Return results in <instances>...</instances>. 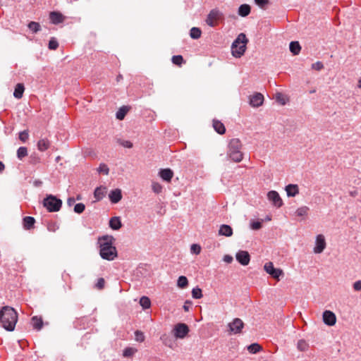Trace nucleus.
Returning a JSON list of instances; mask_svg holds the SVG:
<instances>
[{"mask_svg": "<svg viewBox=\"0 0 361 361\" xmlns=\"http://www.w3.org/2000/svg\"><path fill=\"white\" fill-rule=\"evenodd\" d=\"M49 19L52 24L58 25L63 22L65 17L58 11H51L49 13Z\"/></svg>", "mask_w": 361, "mask_h": 361, "instance_id": "4468645a", "label": "nucleus"}, {"mask_svg": "<svg viewBox=\"0 0 361 361\" xmlns=\"http://www.w3.org/2000/svg\"><path fill=\"white\" fill-rule=\"evenodd\" d=\"M31 324L32 327L39 331L41 330L43 326V320L41 317L34 316L31 318Z\"/></svg>", "mask_w": 361, "mask_h": 361, "instance_id": "393cba45", "label": "nucleus"}, {"mask_svg": "<svg viewBox=\"0 0 361 361\" xmlns=\"http://www.w3.org/2000/svg\"><path fill=\"white\" fill-rule=\"evenodd\" d=\"M192 305V301L186 300L184 302V305L183 306V308L184 311L185 312H188L190 310V308L191 307Z\"/></svg>", "mask_w": 361, "mask_h": 361, "instance_id": "4d7b16f0", "label": "nucleus"}, {"mask_svg": "<svg viewBox=\"0 0 361 361\" xmlns=\"http://www.w3.org/2000/svg\"><path fill=\"white\" fill-rule=\"evenodd\" d=\"M219 235L226 237H231L233 235V228L227 224H222L219 230Z\"/></svg>", "mask_w": 361, "mask_h": 361, "instance_id": "412c9836", "label": "nucleus"}, {"mask_svg": "<svg viewBox=\"0 0 361 361\" xmlns=\"http://www.w3.org/2000/svg\"><path fill=\"white\" fill-rule=\"evenodd\" d=\"M289 49L293 55H298L301 50V46L298 41H292L289 44Z\"/></svg>", "mask_w": 361, "mask_h": 361, "instance_id": "cd10ccee", "label": "nucleus"}, {"mask_svg": "<svg viewBox=\"0 0 361 361\" xmlns=\"http://www.w3.org/2000/svg\"><path fill=\"white\" fill-rule=\"evenodd\" d=\"M267 198L275 207L278 208L283 205L282 199L281 198L279 192L275 190H271L268 192Z\"/></svg>", "mask_w": 361, "mask_h": 361, "instance_id": "1a4fd4ad", "label": "nucleus"}, {"mask_svg": "<svg viewBox=\"0 0 361 361\" xmlns=\"http://www.w3.org/2000/svg\"><path fill=\"white\" fill-rule=\"evenodd\" d=\"M251 12V6L249 4H241L238 9V14L243 17H247Z\"/></svg>", "mask_w": 361, "mask_h": 361, "instance_id": "4be33fe9", "label": "nucleus"}, {"mask_svg": "<svg viewBox=\"0 0 361 361\" xmlns=\"http://www.w3.org/2000/svg\"><path fill=\"white\" fill-rule=\"evenodd\" d=\"M191 252L194 254H199L201 251V247L197 244H192L190 247Z\"/></svg>", "mask_w": 361, "mask_h": 361, "instance_id": "5fc2aeb1", "label": "nucleus"}, {"mask_svg": "<svg viewBox=\"0 0 361 361\" xmlns=\"http://www.w3.org/2000/svg\"><path fill=\"white\" fill-rule=\"evenodd\" d=\"M264 102V96L259 92H256L250 97V104L253 107H259L262 105Z\"/></svg>", "mask_w": 361, "mask_h": 361, "instance_id": "f8f14e48", "label": "nucleus"}, {"mask_svg": "<svg viewBox=\"0 0 361 361\" xmlns=\"http://www.w3.org/2000/svg\"><path fill=\"white\" fill-rule=\"evenodd\" d=\"M5 166L2 161H0V173L4 170Z\"/></svg>", "mask_w": 361, "mask_h": 361, "instance_id": "e2e57ef3", "label": "nucleus"}, {"mask_svg": "<svg viewBox=\"0 0 361 361\" xmlns=\"http://www.w3.org/2000/svg\"><path fill=\"white\" fill-rule=\"evenodd\" d=\"M285 190L288 197H295L299 193V188L296 184H288L286 186Z\"/></svg>", "mask_w": 361, "mask_h": 361, "instance_id": "aec40b11", "label": "nucleus"}, {"mask_svg": "<svg viewBox=\"0 0 361 361\" xmlns=\"http://www.w3.org/2000/svg\"><path fill=\"white\" fill-rule=\"evenodd\" d=\"M219 11L216 9H212L208 14L207 18L206 19L207 24L210 27H214L215 23L214 20L219 18Z\"/></svg>", "mask_w": 361, "mask_h": 361, "instance_id": "2eb2a0df", "label": "nucleus"}, {"mask_svg": "<svg viewBox=\"0 0 361 361\" xmlns=\"http://www.w3.org/2000/svg\"><path fill=\"white\" fill-rule=\"evenodd\" d=\"M27 27L33 33H37L41 29L39 23L35 21L30 22Z\"/></svg>", "mask_w": 361, "mask_h": 361, "instance_id": "f704fd0d", "label": "nucleus"}, {"mask_svg": "<svg viewBox=\"0 0 361 361\" xmlns=\"http://www.w3.org/2000/svg\"><path fill=\"white\" fill-rule=\"evenodd\" d=\"M262 227V220L261 221H252L250 222V228L252 230L257 231Z\"/></svg>", "mask_w": 361, "mask_h": 361, "instance_id": "c03bdc74", "label": "nucleus"}, {"mask_svg": "<svg viewBox=\"0 0 361 361\" xmlns=\"http://www.w3.org/2000/svg\"><path fill=\"white\" fill-rule=\"evenodd\" d=\"M297 347L299 350L305 351L308 349L309 345L304 339H300L298 341Z\"/></svg>", "mask_w": 361, "mask_h": 361, "instance_id": "58836bf2", "label": "nucleus"}, {"mask_svg": "<svg viewBox=\"0 0 361 361\" xmlns=\"http://www.w3.org/2000/svg\"><path fill=\"white\" fill-rule=\"evenodd\" d=\"M315 92H316V90H310V93H311V94H312V93H314Z\"/></svg>", "mask_w": 361, "mask_h": 361, "instance_id": "69168bd1", "label": "nucleus"}, {"mask_svg": "<svg viewBox=\"0 0 361 361\" xmlns=\"http://www.w3.org/2000/svg\"><path fill=\"white\" fill-rule=\"evenodd\" d=\"M213 128L219 135H224L226 133V128L224 123L219 120H213Z\"/></svg>", "mask_w": 361, "mask_h": 361, "instance_id": "b1692460", "label": "nucleus"}, {"mask_svg": "<svg viewBox=\"0 0 361 361\" xmlns=\"http://www.w3.org/2000/svg\"><path fill=\"white\" fill-rule=\"evenodd\" d=\"M323 322L329 326H334L336 322V314L330 310H325L323 312Z\"/></svg>", "mask_w": 361, "mask_h": 361, "instance_id": "9b49d317", "label": "nucleus"}, {"mask_svg": "<svg viewBox=\"0 0 361 361\" xmlns=\"http://www.w3.org/2000/svg\"><path fill=\"white\" fill-rule=\"evenodd\" d=\"M117 78L118 80L122 78V75H119Z\"/></svg>", "mask_w": 361, "mask_h": 361, "instance_id": "774afa93", "label": "nucleus"}, {"mask_svg": "<svg viewBox=\"0 0 361 361\" xmlns=\"http://www.w3.org/2000/svg\"><path fill=\"white\" fill-rule=\"evenodd\" d=\"M255 4L260 8L267 9V5L269 4V0H254Z\"/></svg>", "mask_w": 361, "mask_h": 361, "instance_id": "37998d69", "label": "nucleus"}, {"mask_svg": "<svg viewBox=\"0 0 361 361\" xmlns=\"http://www.w3.org/2000/svg\"><path fill=\"white\" fill-rule=\"evenodd\" d=\"M172 63L176 66H181L185 63L183 57L181 55H175L172 56Z\"/></svg>", "mask_w": 361, "mask_h": 361, "instance_id": "c9c22d12", "label": "nucleus"}, {"mask_svg": "<svg viewBox=\"0 0 361 361\" xmlns=\"http://www.w3.org/2000/svg\"><path fill=\"white\" fill-rule=\"evenodd\" d=\"M35 223V219L32 216H25L23 219V227L27 230L32 228L34 227Z\"/></svg>", "mask_w": 361, "mask_h": 361, "instance_id": "a878e982", "label": "nucleus"}, {"mask_svg": "<svg viewBox=\"0 0 361 361\" xmlns=\"http://www.w3.org/2000/svg\"><path fill=\"white\" fill-rule=\"evenodd\" d=\"M33 185H34V186L37 187V188L40 187L42 185V181L40 180H35L33 182Z\"/></svg>", "mask_w": 361, "mask_h": 361, "instance_id": "680f3d73", "label": "nucleus"}, {"mask_svg": "<svg viewBox=\"0 0 361 361\" xmlns=\"http://www.w3.org/2000/svg\"><path fill=\"white\" fill-rule=\"evenodd\" d=\"M114 238L111 235H103L98 238L99 245V255L103 259L114 260L118 255L116 247L114 245Z\"/></svg>", "mask_w": 361, "mask_h": 361, "instance_id": "f257e3e1", "label": "nucleus"}, {"mask_svg": "<svg viewBox=\"0 0 361 361\" xmlns=\"http://www.w3.org/2000/svg\"><path fill=\"white\" fill-rule=\"evenodd\" d=\"M177 286L180 288H185L188 286V280L186 276H180L177 281Z\"/></svg>", "mask_w": 361, "mask_h": 361, "instance_id": "473e14b6", "label": "nucleus"}, {"mask_svg": "<svg viewBox=\"0 0 361 361\" xmlns=\"http://www.w3.org/2000/svg\"><path fill=\"white\" fill-rule=\"evenodd\" d=\"M353 288L356 291H359L361 290V281H357L353 283Z\"/></svg>", "mask_w": 361, "mask_h": 361, "instance_id": "13d9d810", "label": "nucleus"}, {"mask_svg": "<svg viewBox=\"0 0 361 361\" xmlns=\"http://www.w3.org/2000/svg\"><path fill=\"white\" fill-rule=\"evenodd\" d=\"M75 202V199L73 197H70L67 200V204L69 207H71L73 204H74Z\"/></svg>", "mask_w": 361, "mask_h": 361, "instance_id": "052dcab7", "label": "nucleus"}, {"mask_svg": "<svg viewBox=\"0 0 361 361\" xmlns=\"http://www.w3.org/2000/svg\"><path fill=\"white\" fill-rule=\"evenodd\" d=\"M262 347L257 343H254L247 346V350L252 354H256L262 350Z\"/></svg>", "mask_w": 361, "mask_h": 361, "instance_id": "2f4dec72", "label": "nucleus"}, {"mask_svg": "<svg viewBox=\"0 0 361 361\" xmlns=\"http://www.w3.org/2000/svg\"><path fill=\"white\" fill-rule=\"evenodd\" d=\"M152 189L154 192L159 194L162 190V186L159 183L154 182L152 184Z\"/></svg>", "mask_w": 361, "mask_h": 361, "instance_id": "8fccbe9b", "label": "nucleus"}, {"mask_svg": "<svg viewBox=\"0 0 361 361\" xmlns=\"http://www.w3.org/2000/svg\"><path fill=\"white\" fill-rule=\"evenodd\" d=\"M233 258L232 256L226 255L224 257V261L228 264H230L233 262Z\"/></svg>", "mask_w": 361, "mask_h": 361, "instance_id": "bf43d9fd", "label": "nucleus"}, {"mask_svg": "<svg viewBox=\"0 0 361 361\" xmlns=\"http://www.w3.org/2000/svg\"><path fill=\"white\" fill-rule=\"evenodd\" d=\"M109 198L112 204L118 203L122 199L121 190L118 188L112 190L109 194Z\"/></svg>", "mask_w": 361, "mask_h": 361, "instance_id": "ddd939ff", "label": "nucleus"}, {"mask_svg": "<svg viewBox=\"0 0 361 361\" xmlns=\"http://www.w3.org/2000/svg\"><path fill=\"white\" fill-rule=\"evenodd\" d=\"M173 334L176 338L183 339L188 334L190 329L185 323H178L173 328Z\"/></svg>", "mask_w": 361, "mask_h": 361, "instance_id": "39448f33", "label": "nucleus"}, {"mask_svg": "<svg viewBox=\"0 0 361 361\" xmlns=\"http://www.w3.org/2000/svg\"><path fill=\"white\" fill-rule=\"evenodd\" d=\"M18 321V313L14 308L4 306L0 310V323L1 326L8 331L15 329Z\"/></svg>", "mask_w": 361, "mask_h": 361, "instance_id": "f03ea898", "label": "nucleus"}, {"mask_svg": "<svg viewBox=\"0 0 361 361\" xmlns=\"http://www.w3.org/2000/svg\"><path fill=\"white\" fill-rule=\"evenodd\" d=\"M227 156L234 162H240L243 158V154L241 151L227 152Z\"/></svg>", "mask_w": 361, "mask_h": 361, "instance_id": "5701e85b", "label": "nucleus"}, {"mask_svg": "<svg viewBox=\"0 0 361 361\" xmlns=\"http://www.w3.org/2000/svg\"><path fill=\"white\" fill-rule=\"evenodd\" d=\"M202 31L199 27H193L190 30V36L192 39H197L201 37Z\"/></svg>", "mask_w": 361, "mask_h": 361, "instance_id": "7c9ffc66", "label": "nucleus"}, {"mask_svg": "<svg viewBox=\"0 0 361 361\" xmlns=\"http://www.w3.org/2000/svg\"><path fill=\"white\" fill-rule=\"evenodd\" d=\"M109 227L114 231H118L122 227V223L119 216H114L109 222Z\"/></svg>", "mask_w": 361, "mask_h": 361, "instance_id": "6ab92c4d", "label": "nucleus"}, {"mask_svg": "<svg viewBox=\"0 0 361 361\" xmlns=\"http://www.w3.org/2000/svg\"><path fill=\"white\" fill-rule=\"evenodd\" d=\"M137 351L136 349L130 347L126 348L123 351V355L125 357H132Z\"/></svg>", "mask_w": 361, "mask_h": 361, "instance_id": "a19ab883", "label": "nucleus"}, {"mask_svg": "<svg viewBox=\"0 0 361 361\" xmlns=\"http://www.w3.org/2000/svg\"><path fill=\"white\" fill-rule=\"evenodd\" d=\"M105 281L103 278H99L96 283V287L98 289H102L104 287Z\"/></svg>", "mask_w": 361, "mask_h": 361, "instance_id": "6e6d98bb", "label": "nucleus"}, {"mask_svg": "<svg viewBox=\"0 0 361 361\" xmlns=\"http://www.w3.org/2000/svg\"><path fill=\"white\" fill-rule=\"evenodd\" d=\"M62 200L54 195H47L42 204L49 212H59L62 207Z\"/></svg>", "mask_w": 361, "mask_h": 361, "instance_id": "20e7f679", "label": "nucleus"}, {"mask_svg": "<svg viewBox=\"0 0 361 361\" xmlns=\"http://www.w3.org/2000/svg\"><path fill=\"white\" fill-rule=\"evenodd\" d=\"M140 305L144 310L148 309L151 306V301L147 296H142L140 299Z\"/></svg>", "mask_w": 361, "mask_h": 361, "instance_id": "72a5a7b5", "label": "nucleus"}, {"mask_svg": "<svg viewBox=\"0 0 361 361\" xmlns=\"http://www.w3.org/2000/svg\"><path fill=\"white\" fill-rule=\"evenodd\" d=\"M129 109L130 107H128V106H121L116 112V118L119 121L123 120L125 118L127 113L128 112Z\"/></svg>", "mask_w": 361, "mask_h": 361, "instance_id": "c85d7f7f", "label": "nucleus"}, {"mask_svg": "<svg viewBox=\"0 0 361 361\" xmlns=\"http://www.w3.org/2000/svg\"><path fill=\"white\" fill-rule=\"evenodd\" d=\"M27 155V149L25 147H20L17 150V157L22 159Z\"/></svg>", "mask_w": 361, "mask_h": 361, "instance_id": "4c0bfd02", "label": "nucleus"}, {"mask_svg": "<svg viewBox=\"0 0 361 361\" xmlns=\"http://www.w3.org/2000/svg\"><path fill=\"white\" fill-rule=\"evenodd\" d=\"M135 340L138 342H142L145 340V335L141 331L137 330L135 332Z\"/></svg>", "mask_w": 361, "mask_h": 361, "instance_id": "3c124183", "label": "nucleus"}, {"mask_svg": "<svg viewBox=\"0 0 361 361\" xmlns=\"http://www.w3.org/2000/svg\"><path fill=\"white\" fill-rule=\"evenodd\" d=\"M236 260L243 266H247L250 262V255L247 251L239 250L235 255Z\"/></svg>", "mask_w": 361, "mask_h": 361, "instance_id": "6e6552de", "label": "nucleus"}, {"mask_svg": "<svg viewBox=\"0 0 361 361\" xmlns=\"http://www.w3.org/2000/svg\"><path fill=\"white\" fill-rule=\"evenodd\" d=\"M159 175L163 180L170 182L173 176V172L171 169H163L159 171Z\"/></svg>", "mask_w": 361, "mask_h": 361, "instance_id": "f3484780", "label": "nucleus"}, {"mask_svg": "<svg viewBox=\"0 0 361 361\" xmlns=\"http://www.w3.org/2000/svg\"><path fill=\"white\" fill-rule=\"evenodd\" d=\"M50 146V142L47 139H41L37 142V148L41 152H44Z\"/></svg>", "mask_w": 361, "mask_h": 361, "instance_id": "c756f323", "label": "nucleus"}, {"mask_svg": "<svg viewBox=\"0 0 361 361\" xmlns=\"http://www.w3.org/2000/svg\"><path fill=\"white\" fill-rule=\"evenodd\" d=\"M192 296L194 299H200L202 298V289L199 287H195L192 290Z\"/></svg>", "mask_w": 361, "mask_h": 361, "instance_id": "e433bc0d", "label": "nucleus"}, {"mask_svg": "<svg viewBox=\"0 0 361 361\" xmlns=\"http://www.w3.org/2000/svg\"><path fill=\"white\" fill-rule=\"evenodd\" d=\"M59 47V42L55 37H51L49 41L48 48L51 50H56Z\"/></svg>", "mask_w": 361, "mask_h": 361, "instance_id": "79ce46f5", "label": "nucleus"}, {"mask_svg": "<svg viewBox=\"0 0 361 361\" xmlns=\"http://www.w3.org/2000/svg\"><path fill=\"white\" fill-rule=\"evenodd\" d=\"M25 91V87L23 83H18L14 89L13 97L16 99H21Z\"/></svg>", "mask_w": 361, "mask_h": 361, "instance_id": "bb28decb", "label": "nucleus"}, {"mask_svg": "<svg viewBox=\"0 0 361 361\" xmlns=\"http://www.w3.org/2000/svg\"><path fill=\"white\" fill-rule=\"evenodd\" d=\"M85 209V205L83 203H77L74 206V212L80 214H82Z\"/></svg>", "mask_w": 361, "mask_h": 361, "instance_id": "a18cd8bd", "label": "nucleus"}, {"mask_svg": "<svg viewBox=\"0 0 361 361\" xmlns=\"http://www.w3.org/2000/svg\"><path fill=\"white\" fill-rule=\"evenodd\" d=\"M59 226L56 223H54V222H49L47 224V229L49 231H51V232H55L56 230L59 229Z\"/></svg>", "mask_w": 361, "mask_h": 361, "instance_id": "603ef678", "label": "nucleus"}, {"mask_svg": "<svg viewBox=\"0 0 361 361\" xmlns=\"http://www.w3.org/2000/svg\"><path fill=\"white\" fill-rule=\"evenodd\" d=\"M244 327L243 322L239 318H235L231 322L228 324L229 331L231 334H240Z\"/></svg>", "mask_w": 361, "mask_h": 361, "instance_id": "0eeeda50", "label": "nucleus"}, {"mask_svg": "<svg viewBox=\"0 0 361 361\" xmlns=\"http://www.w3.org/2000/svg\"><path fill=\"white\" fill-rule=\"evenodd\" d=\"M18 137L20 141L25 142L28 140V137H29L28 131L25 130L20 132Z\"/></svg>", "mask_w": 361, "mask_h": 361, "instance_id": "09e8293b", "label": "nucleus"}, {"mask_svg": "<svg viewBox=\"0 0 361 361\" xmlns=\"http://www.w3.org/2000/svg\"><path fill=\"white\" fill-rule=\"evenodd\" d=\"M324 68V65L321 61H317L312 64V68L317 71H321Z\"/></svg>", "mask_w": 361, "mask_h": 361, "instance_id": "864d4df0", "label": "nucleus"}, {"mask_svg": "<svg viewBox=\"0 0 361 361\" xmlns=\"http://www.w3.org/2000/svg\"><path fill=\"white\" fill-rule=\"evenodd\" d=\"M241 147V141L238 138H233L229 141L228 152L240 151Z\"/></svg>", "mask_w": 361, "mask_h": 361, "instance_id": "a211bd4d", "label": "nucleus"}, {"mask_svg": "<svg viewBox=\"0 0 361 361\" xmlns=\"http://www.w3.org/2000/svg\"><path fill=\"white\" fill-rule=\"evenodd\" d=\"M97 170L99 173H104L105 175H108L109 173V169L105 164H100Z\"/></svg>", "mask_w": 361, "mask_h": 361, "instance_id": "49530a36", "label": "nucleus"}, {"mask_svg": "<svg viewBox=\"0 0 361 361\" xmlns=\"http://www.w3.org/2000/svg\"><path fill=\"white\" fill-rule=\"evenodd\" d=\"M117 142L119 145H121V146H123L124 147H126V148H132L133 147V143L130 141L118 139Z\"/></svg>", "mask_w": 361, "mask_h": 361, "instance_id": "de8ad7c7", "label": "nucleus"}, {"mask_svg": "<svg viewBox=\"0 0 361 361\" xmlns=\"http://www.w3.org/2000/svg\"><path fill=\"white\" fill-rule=\"evenodd\" d=\"M76 199L77 200H80L81 199L80 195H78Z\"/></svg>", "mask_w": 361, "mask_h": 361, "instance_id": "338daca9", "label": "nucleus"}, {"mask_svg": "<svg viewBox=\"0 0 361 361\" xmlns=\"http://www.w3.org/2000/svg\"><path fill=\"white\" fill-rule=\"evenodd\" d=\"M326 247V241L324 236L322 234L317 235L315 240L314 253H322Z\"/></svg>", "mask_w": 361, "mask_h": 361, "instance_id": "9d476101", "label": "nucleus"}, {"mask_svg": "<svg viewBox=\"0 0 361 361\" xmlns=\"http://www.w3.org/2000/svg\"><path fill=\"white\" fill-rule=\"evenodd\" d=\"M308 211H309L308 207L302 206V207H299L296 210L295 213L298 216H305L307 215Z\"/></svg>", "mask_w": 361, "mask_h": 361, "instance_id": "ea45409f", "label": "nucleus"}, {"mask_svg": "<svg viewBox=\"0 0 361 361\" xmlns=\"http://www.w3.org/2000/svg\"><path fill=\"white\" fill-rule=\"evenodd\" d=\"M264 269L272 278L277 280H279L280 276H283L284 274L283 270L279 268H275L271 262H267L264 266Z\"/></svg>", "mask_w": 361, "mask_h": 361, "instance_id": "423d86ee", "label": "nucleus"}, {"mask_svg": "<svg viewBox=\"0 0 361 361\" xmlns=\"http://www.w3.org/2000/svg\"><path fill=\"white\" fill-rule=\"evenodd\" d=\"M248 42L245 34L240 33L231 45L232 55L235 58H240L245 52L246 45Z\"/></svg>", "mask_w": 361, "mask_h": 361, "instance_id": "7ed1b4c3", "label": "nucleus"}, {"mask_svg": "<svg viewBox=\"0 0 361 361\" xmlns=\"http://www.w3.org/2000/svg\"><path fill=\"white\" fill-rule=\"evenodd\" d=\"M358 87L361 88V78L358 80Z\"/></svg>", "mask_w": 361, "mask_h": 361, "instance_id": "0e129e2a", "label": "nucleus"}, {"mask_svg": "<svg viewBox=\"0 0 361 361\" xmlns=\"http://www.w3.org/2000/svg\"><path fill=\"white\" fill-rule=\"evenodd\" d=\"M107 193V188L106 186L100 185L97 187L94 192V197L96 201L102 200Z\"/></svg>", "mask_w": 361, "mask_h": 361, "instance_id": "dca6fc26", "label": "nucleus"}]
</instances>
